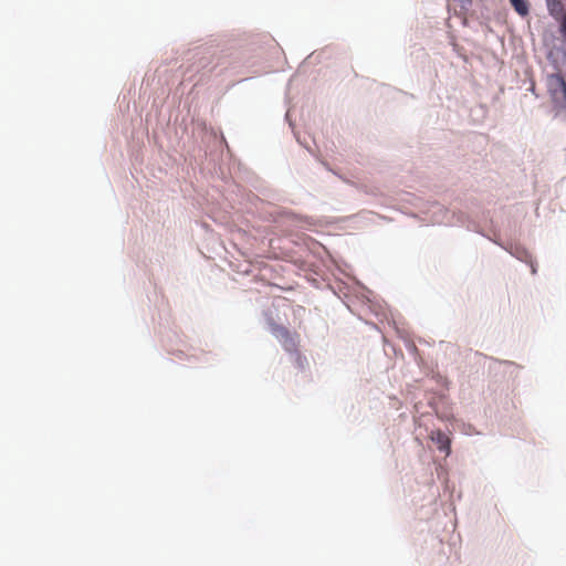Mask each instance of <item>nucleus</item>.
<instances>
[{
	"mask_svg": "<svg viewBox=\"0 0 566 566\" xmlns=\"http://www.w3.org/2000/svg\"><path fill=\"white\" fill-rule=\"evenodd\" d=\"M547 90L554 105L557 108L566 109V81L560 74L547 76Z\"/></svg>",
	"mask_w": 566,
	"mask_h": 566,
	"instance_id": "nucleus-1",
	"label": "nucleus"
},
{
	"mask_svg": "<svg viewBox=\"0 0 566 566\" xmlns=\"http://www.w3.org/2000/svg\"><path fill=\"white\" fill-rule=\"evenodd\" d=\"M272 333L282 343L286 350H293L296 347L295 337L286 327L275 325L272 328Z\"/></svg>",
	"mask_w": 566,
	"mask_h": 566,
	"instance_id": "nucleus-2",
	"label": "nucleus"
},
{
	"mask_svg": "<svg viewBox=\"0 0 566 566\" xmlns=\"http://www.w3.org/2000/svg\"><path fill=\"white\" fill-rule=\"evenodd\" d=\"M430 439L437 444V448L440 451L446 453V455L450 454L451 440L444 432L441 430H434L430 433Z\"/></svg>",
	"mask_w": 566,
	"mask_h": 566,
	"instance_id": "nucleus-3",
	"label": "nucleus"
},
{
	"mask_svg": "<svg viewBox=\"0 0 566 566\" xmlns=\"http://www.w3.org/2000/svg\"><path fill=\"white\" fill-rule=\"evenodd\" d=\"M546 6L549 14L559 21L565 11V7L562 0H546Z\"/></svg>",
	"mask_w": 566,
	"mask_h": 566,
	"instance_id": "nucleus-4",
	"label": "nucleus"
},
{
	"mask_svg": "<svg viewBox=\"0 0 566 566\" xmlns=\"http://www.w3.org/2000/svg\"><path fill=\"white\" fill-rule=\"evenodd\" d=\"M511 4L515 9V11L522 15L525 17L528 14V4L526 0H510Z\"/></svg>",
	"mask_w": 566,
	"mask_h": 566,
	"instance_id": "nucleus-5",
	"label": "nucleus"
},
{
	"mask_svg": "<svg viewBox=\"0 0 566 566\" xmlns=\"http://www.w3.org/2000/svg\"><path fill=\"white\" fill-rule=\"evenodd\" d=\"M560 20V31L566 36V13L559 19Z\"/></svg>",
	"mask_w": 566,
	"mask_h": 566,
	"instance_id": "nucleus-6",
	"label": "nucleus"
},
{
	"mask_svg": "<svg viewBox=\"0 0 566 566\" xmlns=\"http://www.w3.org/2000/svg\"><path fill=\"white\" fill-rule=\"evenodd\" d=\"M462 4V7H468L472 3V0H459Z\"/></svg>",
	"mask_w": 566,
	"mask_h": 566,
	"instance_id": "nucleus-7",
	"label": "nucleus"
}]
</instances>
